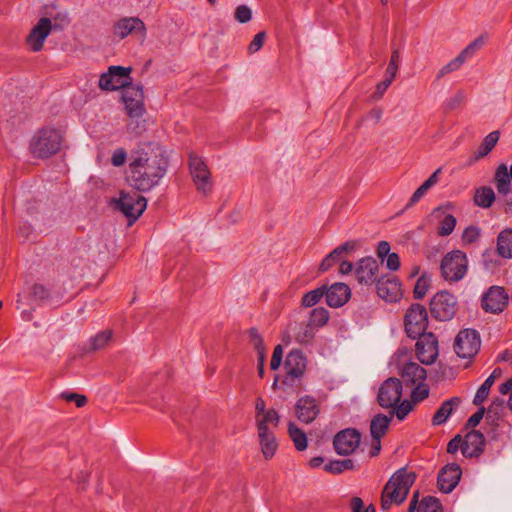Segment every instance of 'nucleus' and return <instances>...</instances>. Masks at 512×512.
<instances>
[{
	"instance_id": "nucleus-8",
	"label": "nucleus",
	"mask_w": 512,
	"mask_h": 512,
	"mask_svg": "<svg viewBox=\"0 0 512 512\" xmlns=\"http://www.w3.org/2000/svg\"><path fill=\"white\" fill-rule=\"evenodd\" d=\"M428 314L424 306L413 304L405 315V331L410 338L426 334Z\"/></svg>"
},
{
	"instance_id": "nucleus-11",
	"label": "nucleus",
	"mask_w": 512,
	"mask_h": 512,
	"mask_svg": "<svg viewBox=\"0 0 512 512\" xmlns=\"http://www.w3.org/2000/svg\"><path fill=\"white\" fill-rule=\"evenodd\" d=\"M130 73V67L110 66L108 71L100 76L99 87L107 91L124 89L130 83Z\"/></svg>"
},
{
	"instance_id": "nucleus-40",
	"label": "nucleus",
	"mask_w": 512,
	"mask_h": 512,
	"mask_svg": "<svg viewBox=\"0 0 512 512\" xmlns=\"http://www.w3.org/2000/svg\"><path fill=\"white\" fill-rule=\"evenodd\" d=\"M293 330H297L295 335V340L298 343H308L313 337L315 333V329L310 327L308 323L306 324H296L293 327Z\"/></svg>"
},
{
	"instance_id": "nucleus-10",
	"label": "nucleus",
	"mask_w": 512,
	"mask_h": 512,
	"mask_svg": "<svg viewBox=\"0 0 512 512\" xmlns=\"http://www.w3.org/2000/svg\"><path fill=\"white\" fill-rule=\"evenodd\" d=\"M481 346L479 334L473 329L461 330L456 336L454 349L456 354L463 359L474 357Z\"/></svg>"
},
{
	"instance_id": "nucleus-19",
	"label": "nucleus",
	"mask_w": 512,
	"mask_h": 512,
	"mask_svg": "<svg viewBox=\"0 0 512 512\" xmlns=\"http://www.w3.org/2000/svg\"><path fill=\"white\" fill-rule=\"evenodd\" d=\"M53 28H57V25H52L51 19L47 17L41 18L31 29L27 37V44L29 48L33 52L40 51Z\"/></svg>"
},
{
	"instance_id": "nucleus-56",
	"label": "nucleus",
	"mask_w": 512,
	"mask_h": 512,
	"mask_svg": "<svg viewBox=\"0 0 512 512\" xmlns=\"http://www.w3.org/2000/svg\"><path fill=\"white\" fill-rule=\"evenodd\" d=\"M126 158H127L126 151L123 148H119L113 152L112 157H111V163L115 167H119L125 163Z\"/></svg>"
},
{
	"instance_id": "nucleus-12",
	"label": "nucleus",
	"mask_w": 512,
	"mask_h": 512,
	"mask_svg": "<svg viewBox=\"0 0 512 512\" xmlns=\"http://www.w3.org/2000/svg\"><path fill=\"white\" fill-rule=\"evenodd\" d=\"M483 36L477 37L468 46H466L454 59L449 61L446 65L441 67L436 74V79L440 80L447 74L457 71L468 60L471 59L475 53L483 46Z\"/></svg>"
},
{
	"instance_id": "nucleus-60",
	"label": "nucleus",
	"mask_w": 512,
	"mask_h": 512,
	"mask_svg": "<svg viewBox=\"0 0 512 512\" xmlns=\"http://www.w3.org/2000/svg\"><path fill=\"white\" fill-rule=\"evenodd\" d=\"M427 190L421 185L420 187H418L416 189V191L413 193V195L411 196L408 204L406 205V208H409L411 206H413L414 204H416L425 194H426Z\"/></svg>"
},
{
	"instance_id": "nucleus-58",
	"label": "nucleus",
	"mask_w": 512,
	"mask_h": 512,
	"mask_svg": "<svg viewBox=\"0 0 512 512\" xmlns=\"http://www.w3.org/2000/svg\"><path fill=\"white\" fill-rule=\"evenodd\" d=\"M356 247H357L356 241H346L343 244L336 247V249L339 252V254L344 257L346 254L354 252Z\"/></svg>"
},
{
	"instance_id": "nucleus-9",
	"label": "nucleus",
	"mask_w": 512,
	"mask_h": 512,
	"mask_svg": "<svg viewBox=\"0 0 512 512\" xmlns=\"http://www.w3.org/2000/svg\"><path fill=\"white\" fill-rule=\"evenodd\" d=\"M456 297L447 292L436 293L430 301V310L433 317L441 320H450L456 312Z\"/></svg>"
},
{
	"instance_id": "nucleus-59",
	"label": "nucleus",
	"mask_w": 512,
	"mask_h": 512,
	"mask_svg": "<svg viewBox=\"0 0 512 512\" xmlns=\"http://www.w3.org/2000/svg\"><path fill=\"white\" fill-rule=\"evenodd\" d=\"M462 443H463V440H462L461 436H459V435L455 436L453 439H451L449 441V443L447 445V452L454 454L459 449L462 450Z\"/></svg>"
},
{
	"instance_id": "nucleus-62",
	"label": "nucleus",
	"mask_w": 512,
	"mask_h": 512,
	"mask_svg": "<svg viewBox=\"0 0 512 512\" xmlns=\"http://www.w3.org/2000/svg\"><path fill=\"white\" fill-rule=\"evenodd\" d=\"M127 4L131 8H148L151 6L153 0H126Z\"/></svg>"
},
{
	"instance_id": "nucleus-63",
	"label": "nucleus",
	"mask_w": 512,
	"mask_h": 512,
	"mask_svg": "<svg viewBox=\"0 0 512 512\" xmlns=\"http://www.w3.org/2000/svg\"><path fill=\"white\" fill-rule=\"evenodd\" d=\"M440 169L436 170L432 173L427 180L424 181L422 186L428 191L431 187H433L438 182V173Z\"/></svg>"
},
{
	"instance_id": "nucleus-15",
	"label": "nucleus",
	"mask_w": 512,
	"mask_h": 512,
	"mask_svg": "<svg viewBox=\"0 0 512 512\" xmlns=\"http://www.w3.org/2000/svg\"><path fill=\"white\" fill-rule=\"evenodd\" d=\"M307 368V359L302 351L298 349L291 350L283 363V370L286 381H300Z\"/></svg>"
},
{
	"instance_id": "nucleus-29",
	"label": "nucleus",
	"mask_w": 512,
	"mask_h": 512,
	"mask_svg": "<svg viewBox=\"0 0 512 512\" xmlns=\"http://www.w3.org/2000/svg\"><path fill=\"white\" fill-rule=\"evenodd\" d=\"M257 436L263 457L266 460L272 459L278 450V441L274 431L257 432Z\"/></svg>"
},
{
	"instance_id": "nucleus-16",
	"label": "nucleus",
	"mask_w": 512,
	"mask_h": 512,
	"mask_svg": "<svg viewBox=\"0 0 512 512\" xmlns=\"http://www.w3.org/2000/svg\"><path fill=\"white\" fill-rule=\"evenodd\" d=\"M189 166L192 178L198 191L202 192L203 194H207L212 187L210 172L207 168V165L199 156L190 155Z\"/></svg>"
},
{
	"instance_id": "nucleus-4",
	"label": "nucleus",
	"mask_w": 512,
	"mask_h": 512,
	"mask_svg": "<svg viewBox=\"0 0 512 512\" xmlns=\"http://www.w3.org/2000/svg\"><path fill=\"white\" fill-rule=\"evenodd\" d=\"M389 367L405 384H424L426 380V370L412 360L411 351L405 347H399L391 356Z\"/></svg>"
},
{
	"instance_id": "nucleus-36",
	"label": "nucleus",
	"mask_w": 512,
	"mask_h": 512,
	"mask_svg": "<svg viewBox=\"0 0 512 512\" xmlns=\"http://www.w3.org/2000/svg\"><path fill=\"white\" fill-rule=\"evenodd\" d=\"M495 201V193L491 187H480L475 191L474 203L481 208H489Z\"/></svg>"
},
{
	"instance_id": "nucleus-35",
	"label": "nucleus",
	"mask_w": 512,
	"mask_h": 512,
	"mask_svg": "<svg viewBox=\"0 0 512 512\" xmlns=\"http://www.w3.org/2000/svg\"><path fill=\"white\" fill-rule=\"evenodd\" d=\"M500 137V133L498 131H492L490 132L483 140L481 146L477 150V152L474 155V158L472 159L471 163L474 161H477L484 156L488 155L493 148L496 146L498 140Z\"/></svg>"
},
{
	"instance_id": "nucleus-27",
	"label": "nucleus",
	"mask_w": 512,
	"mask_h": 512,
	"mask_svg": "<svg viewBox=\"0 0 512 512\" xmlns=\"http://www.w3.org/2000/svg\"><path fill=\"white\" fill-rule=\"evenodd\" d=\"M512 182V164L507 166L505 163H501L496 168L494 174V183L497 192L500 195L506 196L511 192Z\"/></svg>"
},
{
	"instance_id": "nucleus-43",
	"label": "nucleus",
	"mask_w": 512,
	"mask_h": 512,
	"mask_svg": "<svg viewBox=\"0 0 512 512\" xmlns=\"http://www.w3.org/2000/svg\"><path fill=\"white\" fill-rule=\"evenodd\" d=\"M417 512H441V503L435 497H424L418 506Z\"/></svg>"
},
{
	"instance_id": "nucleus-34",
	"label": "nucleus",
	"mask_w": 512,
	"mask_h": 512,
	"mask_svg": "<svg viewBox=\"0 0 512 512\" xmlns=\"http://www.w3.org/2000/svg\"><path fill=\"white\" fill-rule=\"evenodd\" d=\"M497 252L507 259H512V228L501 231L497 237Z\"/></svg>"
},
{
	"instance_id": "nucleus-31",
	"label": "nucleus",
	"mask_w": 512,
	"mask_h": 512,
	"mask_svg": "<svg viewBox=\"0 0 512 512\" xmlns=\"http://www.w3.org/2000/svg\"><path fill=\"white\" fill-rule=\"evenodd\" d=\"M280 423V416L274 409H268L266 413L255 415L257 432L274 431Z\"/></svg>"
},
{
	"instance_id": "nucleus-38",
	"label": "nucleus",
	"mask_w": 512,
	"mask_h": 512,
	"mask_svg": "<svg viewBox=\"0 0 512 512\" xmlns=\"http://www.w3.org/2000/svg\"><path fill=\"white\" fill-rule=\"evenodd\" d=\"M288 434L293 441L295 448L298 451H303L307 448V437L304 431L298 428L294 423H289Z\"/></svg>"
},
{
	"instance_id": "nucleus-30",
	"label": "nucleus",
	"mask_w": 512,
	"mask_h": 512,
	"mask_svg": "<svg viewBox=\"0 0 512 512\" xmlns=\"http://www.w3.org/2000/svg\"><path fill=\"white\" fill-rule=\"evenodd\" d=\"M461 402L462 400L460 397H452L444 401L435 412L432 418V424L436 426L444 424Z\"/></svg>"
},
{
	"instance_id": "nucleus-48",
	"label": "nucleus",
	"mask_w": 512,
	"mask_h": 512,
	"mask_svg": "<svg viewBox=\"0 0 512 512\" xmlns=\"http://www.w3.org/2000/svg\"><path fill=\"white\" fill-rule=\"evenodd\" d=\"M480 237V229L476 226L467 227L462 234L463 242L472 244L476 242Z\"/></svg>"
},
{
	"instance_id": "nucleus-7",
	"label": "nucleus",
	"mask_w": 512,
	"mask_h": 512,
	"mask_svg": "<svg viewBox=\"0 0 512 512\" xmlns=\"http://www.w3.org/2000/svg\"><path fill=\"white\" fill-rule=\"evenodd\" d=\"M115 204L118 210L131 219V222L136 221L147 207V201L143 196L124 191L120 192Z\"/></svg>"
},
{
	"instance_id": "nucleus-64",
	"label": "nucleus",
	"mask_w": 512,
	"mask_h": 512,
	"mask_svg": "<svg viewBox=\"0 0 512 512\" xmlns=\"http://www.w3.org/2000/svg\"><path fill=\"white\" fill-rule=\"evenodd\" d=\"M351 510H352V512H366L367 511V510H364L363 501L358 497L352 498Z\"/></svg>"
},
{
	"instance_id": "nucleus-17",
	"label": "nucleus",
	"mask_w": 512,
	"mask_h": 512,
	"mask_svg": "<svg viewBox=\"0 0 512 512\" xmlns=\"http://www.w3.org/2000/svg\"><path fill=\"white\" fill-rule=\"evenodd\" d=\"M416 354L422 364H433L438 357V341L433 333L417 337Z\"/></svg>"
},
{
	"instance_id": "nucleus-33",
	"label": "nucleus",
	"mask_w": 512,
	"mask_h": 512,
	"mask_svg": "<svg viewBox=\"0 0 512 512\" xmlns=\"http://www.w3.org/2000/svg\"><path fill=\"white\" fill-rule=\"evenodd\" d=\"M250 342L252 343L254 349L258 355V371L262 376L264 372V364L266 358V348L263 342L261 335L259 334L256 328H251L248 331Z\"/></svg>"
},
{
	"instance_id": "nucleus-46",
	"label": "nucleus",
	"mask_w": 512,
	"mask_h": 512,
	"mask_svg": "<svg viewBox=\"0 0 512 512\" xmlns=\"http://www.w3.org/2000/svg\"><path fill=\"white\" fill-rule=\"evenodd\" d=\"M400 65V54L398 50L392 52L390 61L386 69V76L396 77Z\"/></svg>"
},
{
	"instance_id": "nucleus-20",
	"label": "nucleus",
	"mask_w": 512,
	"mask_h": 512,
	"mask_svg": "<svg viewBox=\"0 0 512 512\" xmlns=\"http://www.w3.org/2000/svg\"><path fill=\"white\" fill-rule=\"evenodd\" d=\"M508 304V295L504 288L492 286L482 296V308L486 312L499 313L504 310Z\"/></svg>"
},
{
	"instance_id": "nucleus-26",
	"label": "nucleus",
	"mask_w": 512,
	"mask_h": 512,
	"mask_svg": "<svg viewBox=\"0 0 512 512\" xmlns=\"http://www.w3.org/2000/svg\"><path fill=\"white\" fill-rule=\"evenodd\" d=\"M351 290L345 283H334L326 290V303L330 307L343 306L350 298Z\"/></svg>"
},
{
	"instance_id": "nucleus-13",
	"label": "nucleus",
	"mask_w": 512,
	"mask_h": 512,
	"mask_svg": "<svg viewBox=\"0 0 512 512\" xmlns=\"http://www.w3.org/2000/svg\"><path fill=\"white\" fill-rule=\"evenodd\" d=\"M147 33L145 23L137 16H126L118 19L113 25V34L119 39L128 36L145 38Z\"/></svg>"
},
{
	"instance_id": "nucleus-57",
	"label": "nucleus",
	"mask_w": 512,
	"mask_h": 512,
	"mask_svg": "<svg viewBox=\"0 0 512 512\" xmlns=\"http://www.w3.org/2000/svg\"><path fill=\"white\" fill-rule=\"evenodd\" d=\"M386 266L391 271H396L400 268V259L397 253H390L385 257Z\"/></svg>"
},
{
	"instance_id": "nucleus-21",
	"label": "nucleus",
	"mask_w": 512,
	"mask_h": 512,
	"mask_svg": "<svg viewBox=\"0 0 512 512\" xmlns=\"http://www.w3.org/2000/svg\"><path fill=\"white\" fill-rule=\"evenodd\" d=\"M461 475L462 471L458 464L451 463L444 466L437 478L439 490L444 493L452 492L459 483Z\"/></svg>"
},
{
	"instance_id": "nucleus-3",
	"label": "nucleus",
	"mask_w": 512,
	"mask_h": 512,
	"mask_svg": "<svg viewBox=\"0 0 512 512\" xmlns=\"http://www.w3.org/2000/svg\"><path fill=\"white\" fill-rule=\"evenodd\" d=\"M415 479V473L407 471L406 468L398 469L383 488L381 495L382 510H388L393 503L397 505L403 503Z\"/></svg>"
},
{
	"instance_id": "nucleus-28",
	"label": "nucleus",
	"mask_w": 512,
	"mask_h": 512,
	"mask_svg": "<svg viewBox=\"0 0 512 512\" xmlns=\"http://www.w3.org/2000/svg\"><path fill=\"white\" fill-rule=\"evenodd\" d=\"M318 412L316 402L311 397L300 398L296 404L297 417L302 422H312L318 415Z\"/></svg>"
},
{
	"instance_id": "nucleus-6",
	"label": "nucleus",
	"mask_w": 512,
	"mask_h": 512,
	"mask_svg": "<svg viewBox=\"0 0 512 512\" xmlns=\"http://www.w3.org/2000/svg\"><path fill=\"white\" fill-rule=\"evenodd\" d=\"M468 260L460 250L449 252L441 261V273L446 281L458 282L467 273Z\"/></svg>"
},
{
	"instance_id": "nucleus-55",
	"label": "nucleus",
	"mask_w": 512,
	"mask_h": 512,
	"mask_svg": "<svg viewBox=\"0 0 512 512\" xmlns=\"http://www.w3.org/2000/svg\"><path fill=\"white\" fill-rule=\"evenodd\" d=\"M490 387L491 386H479L473 399V403L476 406H481L483 402L488 398L490 393Z\"/></svg>"
},
{
	"instance_id": "nucleus-39",
	"label": "nucleus",
	"mask_w": 512,
	"mask_h": 512,
	"mask_svg": "<svg viewBox=\"0 0 512 512\" xmlns=\"http://www.w3.org/2000/svg\"><path fill=\"white\" fill-rule=\"evenodd\" d=\"M354 468V462L351 459L334 460L325 465L324 470L332 474H340L345 470Z\"/></svg>"
},
{
	"instance_id": "nucleus-32",
	"label": "nucleus",
	"mask_w": 512,
	"mask_h": 512,
	"mask_svg": "<svg viewBox=\"0 0 512 512\" xmlns=\"http://www.w3.org/2000/svg\"><path fill=\"white\" fill-rule=\"evenodd\" d=\"M393 417L391 413H389V415L378 413L371 419L370 434L372 439H382Z\"/></svg>"
},
{
	"instance_id": "nucleus-51",
	"label": "nucleus",
	"mask_w": 512,
	"mask_h": 512,
	"mask_svg": "<svg viewBox=\"0 0 512 512\" xmlns=\"http://www.w3.org/2000/svg\"><path fill=\"white\" fill-rule=\"evenodd\" d=\"M466 99V95L464 91L459 90L454 95L446 100V107L450 110L456 109L462 103H464Z\"/></svg>"
},
{
	"instance_id": "nucleus-45",
	"label": "nucleus",
	"mask_w": 512,
	"mask_h": 512,
	"mask_svg": "<svg viewBox=\"0 0 512 512\" xmlns=\"http://www.w3.org/2000/svg\"><path fill=\"white\" fill-rule=\"evenodd\" d=\"M324 294H326V291L323 287L311 290L303 296L302 305L304 307H312L321 300Z\"/></svg>"
},
{
	"instance_id": "nucleus-41",
	"label": "nucleus",
	"mask_w": 512,
	"mask_h": 512,
	"mask_svg": "<svg viewBox=\"0 0 512 512\" xmlns=\"http://www.w3.org/2000/svg\"><path fill=\"white\" fill-rule=\"evenodd\" d=\"M111 337V331H103L96 334L94 337L90 339L89 348L87 349V351H96L104 348L109 343Z\"/></svg>"
},
{
	"instance_id": "nucleus-49",
	"label": "nucleus",
	"mask_w": 512,
	"mask_h": 512,
	"mask_svg": "<svg viewBox=\"0 0 512 512\" xmlns=\"http://www.w3.org/2000/svg\"><path fill=\"white\" fill-rule=\"evenodd\" d=\"M61 398H63L67 402H74L75 405L79 408L83 407L87 402V398L85 395L74 392H63L61 394Z\"/></svg>"
},
{
	"instance_id": "nucleus-1",
	"label": "nucleus",
	"mask_w": 512,
	"mask_h": 512,
	"mask_svg": "<svg viewBox=\"0 0 512 512\" xmlns=\"http://www.w3.org/2000/svg\"><path fill=\"white\" fill-rule=\"evenodd\" d=\"M167 166L168 161L163 154L135 151L130 158L128 181L138 191H150L160 183Z\"/></svg>"
},
{
	"instance_id": "nucleus-23",
	"label": "nucleus",
	"mask_w": 512,
	"mask_h": 512,
	"mask_svg": "<svg viewBox=\"0 0 512 512\" xmlns=\"http://www.w3.org/2000/svg\"><path fill=\"white\" fill-rule=\"evenodd\" d=\"M378 263L372 257H365L358 261L355 276L362 285H373L377 282Z\"/></svg>"
},
{
	"instance_id": "nucleus-5",
	"label": "nucleus",
	"mask_w": 512,
	"mask_h": 512,
	"mask_svg": "<svg viewBox=\"0 0 512 512\" xmlns=\"http://www.w3.org/2000/svg\"><path fill=\"white\" fill-rule=\"evenodd\" d=\"M403 386H380L377 393V403L386 410H391L392 416L403 421L413 410V403L407 399L401 400Z\"/></svg>"
},
{
	"instance_id": "nucleus-54",
	"label": "nucleus",
	"mask_w": 512,
	"mask_h": 512,
	"mask_svg": "<svg viewBox=\"0 0 512 512\" xmlns=\"http://www.w3.org/2000/svg\"><path fill=\"white\" fill-rule=\"evenodd\" d=\"M429 395V389L428 386H415L412 393H411V400L410 402L413 403V405L417 402H420L427 398Z\"/></svg>"
},
{
	"instance_id": "nucleus-53",
	"label": "nucleus",
	"mask_w": 512,
	"mask_h": 512,
	"mask_svg": "<svg viewBox=\"0 0 512 512\" xmlns=\"http://www.w3.org/2000/svg\"><path fill=\"white\" fill-rule=\"evenodd\" d=\"M265 38H266L265 32H263V31L262 32H258L254 36V38L251 41V43L249 44L248 52L250 54H254V53L258 52L263 47Z\"/></svg>"
},
{
	"instance_id": "nucleus-22",
	"label": "nucleus",
	"mask_w": 512,
	"mask_h": 512,
	"mask_svg": "<svg viewBox=\"0 0 512 512\" xmlns=\"http://www.w3.org/2000/svg\"><path fill=\"white\" fill-rule=\"evenodd\" d=\"M376 289L378 296L388 302H395L402 296L401 284L393 276L378 278Z\"/></svg>"
},
{
	"instance_id": "nucleus-61",
	"label": "nucleus",
	"mask_w": 512,
	"mask_h": 512,
	"mask_svg": "<svg viewBox=\"0 0 512 512\" xmlns=\"http://www.w3.org/2000/svg\"><path fill=\"white\" fill-rule=\"evenodd\" d=\"M390 252V244L387 241H381L377 247V255L383 261Z\"/></svg>"
},
{
	"instance_id": "nucleus-25",
	"label": "nucleus",
	"mask_w": 512,
	"mask_h": 512,
	"mask_svg": "<svg viewBox=\"0 0 512 512\" xmlns=\"http://www.w3.org/2000/svg\"><path fill=\"white\" fill-rule=\"evenodd\" d=\"M431 216L439 222L438 234L440 236L450 235L456 226V218L449 212V205H443L435 208Z\"/></svg>"
},
{
	"instance_id": "nucleus-14",
	"label": "nucleus",
	"mask_w": 512,
	"mask_h": 512,
	"mask_svg": "<svg viewBox=\"0 0 512 512\" xmlns=\"http://www.w3.org/2000/svg\"><path fill=\"white\" fill-rule=\"evenodd\" d=\"M122 100L127 114L131 118H139L143 115L144 93L140 85H131L130 83L122 91Z\"/></svg>"
},
{
	"instance_id": "nucleus-42",
	"label": "nucleus",
	"mask_w": 512,
	"mask_h": 512,
	"mask_svg": "<svg viewBox=\"0 0 512 512\" xmlns=\"http://www.w3.org/2000/svg\"><path fill=\"white\" fill-rule=\"evenodd\" d=\"M504 410V400L496 398L489 405L486 412V419L495 422L500 419L502 411Z\"/></svg>"
},
{
	"instance_id": "nucleus-2",
	"label": "nucleus",
	"mask_w": 512,
	"mask_h": 512,
	"mask_svg": "<svg viewBox=\"0 0 512 512\" xmlns=\"http://www.w3.org/2000/svg\"><path fill=\"white\" fill-rule=\"evenodd\" d=\"M64 141L63 129L54 125H45L31 137L29 150L34 157L46 159L59 153Z\"/></svg>"
},
{
	"instance_id": "nucleus-50",
	"label": "nucleus",
	"mask_w": 512,
	"mask_h": 512,
	"mask_svg": "<svg viewBox=\"0 0 512 512\" xmlns=\"http://www.w3.org/2000/svg\"><path fill=\"white\" fill-rule=\"evenodd\" d=\"M485 407L481 406L474 414H472L466 424H465V428L466 429H471V430H474V428L476 426L479 425V423L481 422V420L483 419L484 415H485Z\"/></svg>"
},
{
	"instance_id": "nucleus-52",
	"label": "nucleus",
	"mask_w": 512,
	"mask_h": 512,
	"mask_svg": "<svg viewBox=\"0 0 512 512\" xmlns=\"http://www.w3.org/2000/svg\"><path fill=\"white\" fill-rule=\"evenodd\" d=\"M283 360V347L281 345L275 346L270 361V369L276 371L280 368Z\"/></svg>"
},
{
	"instance_id": "nucleus-37",
	"label": "nucleus",
	"mask_w": 512,
	"mask_h": 512,
	"mask_svg": "<svg viewBox=\"0 0 512 512\" xmlns=\"http://www.w3.org/2000/svg\"><path fill=\"white\" fill-rule=\"evenodd\" d=\"M329 320V313L324 307L314 308L309 315L307 323L315 330L324 326Z\"/></svg>"
},
{
	"instance_id": "nucleus-44",
	"label": "nucleus",
	"mask_w": 512,
	"mask_h": 512,
	"mask_svg": "<svg viewBox=\"0 0 512 512\" xmlns=\"http://www.w3.org/2000/svg\"><path fill=\"white\" fill-rule=\"evenodd\" d=\"M431 277L427 274H422L414 287V296L417 299H422L428 292L430 287Z\"/></svg>"
},
{
	"instance_id": "nucleus-18",
	"label": "nucleus",
	"mask_w": 512,
	"mask_h": 512,
	"mask_svg": "<svg viewBox=\"0 0 512 512\" xmlns=\"http://www.w3.org/2000/svg\"><path fill=\"white\" fill-rule=\"evenodd\" d=\"M361 435L356 429H344L336 434L333 445L337 454L350 455L359 446Z\"/></svg>"
},
{
	"instance_id": "nucleus-24",
	"label": "nucleus",
	"mask_w": 512,
	"mask_h": 512,
	"mask_svg": "<svg viewBox=\"0 0 512 512\" xmlns=\"http://www.w3.org/2000/svg\"><path fill=\"white\" fill-rule=\"evenodd\" d=\"M485 443V437L480 431L471 430L463 439L462 454L465 457H477L483 452Z\"/></svg>"
},
{
	"instance_id": "nucleus-47",
	"label": "nucleus",
	"mask_w": 512,
	"mask_h": 512,
	"mask_svg": "<svg viewBox=\"0 0 512 512\" xmlns=\"http://www.w3.org/2000/svg\"><path fill=\"white\" fill-rule=\"evenodd\" d=\"M234 16L237 22L244 24L252 19V11L247 5H239Z\"/></svg>"
}]
</instances>
